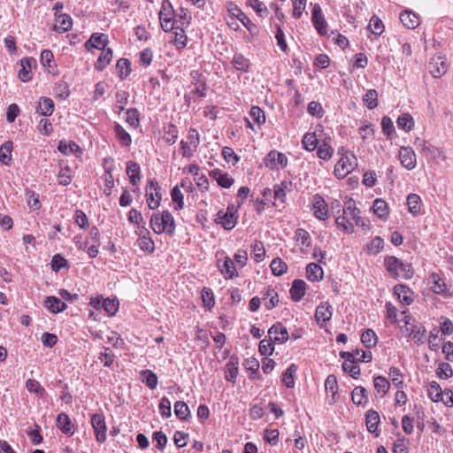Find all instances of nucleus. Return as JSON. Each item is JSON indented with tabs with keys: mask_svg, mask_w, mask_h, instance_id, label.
Masks as SVG:
<instances>
[{
	"mask_svg": "<svg viewBox=\"0 0 453 453\" xmlns=\"http://www.w3.org/2000/svg\"><path fill=\"white\" fill-rule=\"evenodd\" d=\"M404 326L402 327V332L405 336L411 337L412 340L418 344H423L426 340V330L421 324H417L415 321L403 311Z\"/></svg>",
	"mask_w": 453,
	"mask_h": 453,
	"instance_id": "1",
	"label": "nucleus"
},
{
	"mask_svg": "<svg viewBox=\"0 0 453 453\" xmlns=\"http://www.w3.org/2000/svg\"><path fill=\"white\" fill-rule=\"evenodd\" d=\"M385 265L391 276L396 278L410 279L412 276L411 266L409 264H403L397 257L390 256L385 258Z\"/></svg>",
	"mask_w": 453,
	"mask_h": 453,
	"instance_id": "2",
	"label": "nucleus"
},
{
	"mask_svg": "<svg viewBox=\"0 0 453 453\" xmlns=\"http://www.w3.org/2000/svg\"><path fill=\"white\" fill-rule=\"evenodd\" d=\"M415 145L420 149L421 153L432 160L446 161L447 156L441 148L435 147L424 140L417 139Z\"/></svg>",
	"mask_w": 453,
	"mask_h": 453,
	"instance_id": "3",
	"label": "nucleus"
},
{
	"mask_svg": "<svg viewBox=\"0 0 453 453\" xmlns=\"http://www.w3.org/2000/svg\"><path fill=\"white\" fill-rule=\"evenodd\" d=\"M160 186L158 182L153 179L150 180L145 188V196L147 198L148 206L151 210L157 209L162 199V194L160 192Z\"/></svg>",
	"mask_w": 453,
	"mask_h": 453,
	"instance_id": "4",
	"label": "nucleus"
},
{
	"mask_svg": "<svg viewBox=\"0 0 453 453\" xmlns=\"http://www.w3.org/2000/svg\"><path fill=\"white\" fill-rule=\"evenodd\" d=\"M173 12L172 4L169 1H164L161 6V10L159 12V19L161 23V27L164 31L169 32L173 30L174 28H178L175 27L177 23L176 20H173L171 14Z\"/></svg>",
	"mask_w": 453,
	"mask_h": 453,
	"instance_id": "5",
	"label": "nucleus"
},
{
	"mask_svg": "<svg viewBox=\"0 0 453 453\" xmlns=\"http://www.w3.org/2000/svg\"><path fill=\"white\" fill-rule=\"evenodd\" d=\"M357 165L356 157H353L351 160L348 156L342 155L341 159L336 163L334 166V174L338 179H343L348 173H349L354 166Z\"/></svg>",
	"mask_w": 453,
	"mask_h": 453,
	"instance_id": "6",
	"label": "nucleus"
},
{
	"mask_svg": "<svg viewBox=\"0 0 453 453\" xmlns=\"http://www.w3.org/2000/svg\"><path fill=\"white\" fill-rule=\"evenodd\" d=\"M89 305L96 311H104L110 316L113 315V300L104 298L102 295L91 296Z\"/></svg>",
	"mask_w": 453,
	"mask_h": 453,
	"instance_id": "7",
	"label": "nucleus"
},
{
	"mask_svg": "<svg viewBox=\"0 0 453 453\" xmlns=\"http://www.w3.org/2000/svg\"><path fill=\"white\" fill-rule=\"evenodd\" d=\"M108 43L109 38L107 35L103 33H94L85 42L84 46L88 51H91L94 49L104 50Z\"/></svg>",
	"mask_w": 453,
	"mask_h": 453,
	"instance_id": "8",
	"label": "nucleus"
},
{
	"mask_svg": "<svg viewBox=\"0 0 453 453\" xmlns=\"http://www.w3.org/2000/svg\"><path fill=\"white\" fill-rule=\"evenodd\" d=\"M237 220V216L235 215V211H234V208H227L226 212L220 211L218 213V217L216 219L217 224L221 225L226 230H231L235 226Z\"/></svg>",
	"mask_w": 453,
	"mask_h": 453,
	"instance_id": "9",
	"label": "nucleus"
},
{
	"mask_svg": "<svg viewBox=\"0 0 453 453\" xmlns=\"http://www.w3.org/2000/svg\"><path fill=\"white\" fill-rule=\"evenodd\" d=\"M91 424L98 442L103 443L106 440V425L102 415L95 414L91 418Z\"/></svg>",
	"mask_w": 453,
	"mask_h": 453,
	"instance_id": "10",
	"label": "nucleus"
},
{
	"mask_svg": "<svg viewBox=\"0 0 453 453\" xmlns=\"http://www.w3.org/2000/svg\"><path fill=\"white\" fill-rule=\"evenodd\" d=\"M271 341L275 343H284L288 338V332L281 323H276L268 331Z\"/></svg>",
	"mask_w": 453,
	"mask_h": 453,
	"instance_id": "11",
	"label": "nucleus"
},
{
	"mask_svg": "<svg viewBox=\"0 0 453 453\" xmlns=\"http://www.w3.org/2000/svg\"><path fill=\"white\" fill-rule=\"evenodd\" d=\"M287 164V157L276 150L270 151L266 157L265 165L271 169L284 168Z\"/></svg>",
	"mask_w": 453,
	"mask_h": 453,
	"instance_id": "12",
	"label": "nucleus"
},
{
	"mask_svg": "<svg viewBox=\"0 0 453 453\" xmlns=\"http://www.w3.org/2000/svg\"><path fill=\"white\" fill-rule=\"evenodd\" d=\"M312 207L314 211V216L320 219L325 220L328 217V206L325 199L319 196L315 195L312 198Z\"/></svg>",
	"mask_w": 453,
	"mask_h": 453,
	"instance_id": "13",
	"label": "nucleus"
},
{
	"mask_svg": "<svg viewBox=\"0 0 453 453\" xmlns=\"http://www.w3.org/2000/svg\"><path fill=\"white\" fill-rule=\"evenodd\" d=\"M399 158L401 165L408 169L412 170L416 166V155L412 149L409 147H401L399 150Z\"/></svg>",
	"mask_w": 453,
	"mask_h": 453,
	"instance_id": "14",
	"label": "nucleus"
},
{
	"mask_svg": "<svg viewBox=\"0 0 453 453\" xmlns=\"http://www.w3.org/2000/svg\"><path fill=\"white\" fill-rule=\"evenodd\" d=\"M311 20L319 35H324L326 34L327 23L319 4H315L312 8Z\"/></svg>",
	"mask_w": 453,
	"mask_h": 453,
	"instance_id": "15",
	"label": "nucleus"
},
{
	"mask_svg": "<svg viewBox=\"0 0 453 453\" xmlns=\"http://www.w3.org/2000/svg\"><path fill=\"white\" fill-rule=\"evenodd\" d=\"M332 306L328 303H321L316 309L315 319L320 326H323L332 318Z\"/></svg>",
	"mask_w": 453,
	"mask_h": 453,
	"instance_id": "16",
	"label": "nucleus"
},
{
	"mask_svg": "<svg viewBox=\"0 0 453 453\" xmlns=\"http://www.w3.org/2000/svg\"><path fill=\"white\" fill-rule=\"evenodd\" d=\"M218 267L220 273L225 277V279H233L237 275L236 268L234 261L229 257H225L223 259V263L218 260Z\"/></svg>",
	"mask_w": 453,
	"mask_h": 453,
	"instance_id": "17",
	"label": "nucleus"
},
{
	"mask_svg": "<svg viewBox=\"0 0 453 453\" xmlns=\"http://www.w3.org/2000/svg\"><path fill=\"white\" fill-rule=\"evenodd\" d=\"M36 61L33 58H24L20 60L21 69L19 71V78L23 82H27L32 79V65Z\"/></svg>",
	"mask_w": 453,
	"mask_h": 453,
	"instance_id": "18",
	"label": "nucleus"
},
{
	"mask_svg": "<svg viewBox=\"0 0 453 453\" xmlns=\"http://www.w3.org/2000/svg\"><path fill=\"white\" fill-rule=\"evenodd\" d=\"M57 426L65 434L73 435L74 434V426L66 413H60L57 417Z\"/></svg>",
	"mask_w": 453,
	"mask_h": 453,
	"instance_id": "19",
	"label": "nucleus"
},
{
	"mask_svg": "<svg viewBox=\"0 0 453 453\" xmlns=\"http://www.w3.org/2000/svg\"><path fill=\"white\" fill-rule=\"evenodd\" d=\"M430 73L434 77H440L447 71V65L441 57H434L429 63Z\"/></svg>",
	"mask_w": 453,
	"mask_h": 453,
	"instance_id": "20",
	"label": "nucleus"
},
{
	"mask_svg": "<svg viewBox=\"0 0 453 453\" xmlns=\"http://www.w3.org/2000/svg\"><path fill=\"white\" fill-rule=\"evenodd\" d=\"M210 176L212 177L220 187L225 188H230L234 182L232 177L219 169L212 170L210 173Z\"/></svg>",
	"mask_w": 453,
	"mask_h": 453,
	"instance_id": "21",
	"label": "nucleus"
},
{
	"mask_svg": "<svg viewBox=\"0 0 453 453\" xmlns=\"http://www.w3.org/2000/svg\"><path fill=\"white\" fill-rule=\"evenodd\" d=\"M73 25L72 18L67 14H56L54 29L59 33H64L71 29Z\"/></svg>",
	"mask_w": 453,
	"mask_h": 453,
	"instance_id": "22",
	"label": "nucleus"
},
{
	"mask_svg": "<svg viewBox=\"0 0 453 453\" xmlns=\"http://www.w3.org/2000/svg\"><path fill=\"white\" fill-rule=\"evenodd\" d=\"M403 25L410 29H414L419 25V18L411 11L405 10L400 14Z\"/></svg>",
	"mask_w": 453,
	"mask_h": 453,
	"instance_id": "23",
	"label": "nucleus"
},
{
	"mask_svg": "<svg viewBox=\"0 0 453 453\" xmlns=\"http://www.w3.org/2000/svg\"><path fill=\"white\" fill-rule=\"evenodd\" d=\"M306 293V283L303 280H295L290 288L291 298L295 302L300 301Z\"/></svg>",
	"mask_w": 453,
	"mask_h": 453,
	"instance_id": "24",
	"label": "nucleus"
},
{
	"mask_svg": "<svg viewBox=\"0 0 453 453\" xmlns=\"http://www.w3.org/2000/svg\"><path fill=\"white\" fill-rule=\"evenodd\" d=\"M44 306L52 313H58L66 309V304L56 296H48L44 301Z\"/></svg>",
	"mask_w": 453,
	"mask_h": 453,
	"instance_id": "25",
	"label": "nucleus"
},
{
	"mask_svg": "<svg viewBox=\"0 0 453 453\" xmlns=\"http://www.w3.org/2000/svg\"><path fill=\"white\" fill-rule=\"evenodd\" d=\"M263 300L265 302V306L268 310H272L279 303L278 293L274 288L267 287L263 292Z\"/></svg>",
	"mask_w": 453,
	"mask_h": 453,
	"instance_id": "26",
	"label": "nucleus"
},
{
	"mask_svg": "<svg viewBox=\"0 0 453 453\" xmlns=\"http://www.w3.org/2000/svg\"><path fill=\"white\" fill-rule=\"evenodd\" d=\"M394 293L398 296L399 301L404 304L409 305L413 301L412 292L404 285H396L394 288Z\"/></svg>",
	"mask_w": 453,
	"mask_h": 453,
	"instance_id": "27",
	"label": "nucleus"
},
{
	"mask_svg": "<svg viewBox=\"0 0 453 453\" xmlns=\"http://www.w3.org/2000/svg\"><path fill=\"white\" fill-rule=\"evenodd\" d=\"M344 215L349 217L355 221L356 224L360 222V211L355 205V202L352 199H349L344 203V208L342 210Z\"/></svg>",
	"mask_w": 453,
	"mask_h": 453,
	"instance_id": "28",
	"label": "nucleus"
},
{
	"mask_svg": "<svg viewBox=\"0 0 453 453\" xmlns=\"http://www.w3.org/2000/svg\"><path fill=\"white\" fill-rule=\"evenodd\" d=\"M325 388L327 394H331V399L329 404H333L336 402L335 395L338 391V384L336 377L333 374L328 375L325 381Z\"/></svg>",
	"mask_w": 453,
	"mask_h": 453,
	"instance_id": "29",
	"label": "nucleus"
},
{
	"mask_svg": "<svg viewBox=\"0 0 453 453\" xmlns=\"http://www.w3.org/2000/svg\"><path fill=\"white\" fill-rule=\"evenodd\" d=\"M365 423L367 430L370 433H376L380 424V415L376 411L369 410L365 415Z\"/></svg>",
	"mask_w": 453,
	"mask_h": 453,
	"instance_id": "30",
	"label": "nucleus"
},
{
	"mask_svg": "<svg viewBox=\"0 0 453 453\" xmlns=\"http://www.w3.org/2000/svg\"><path fill=\"white\" fill-rule=\"evenodd\" d=\"M140 377L143 383L146 384V386L150 388L154 389L157 388L158 383V379L157 374L152 372L151 370H142L140 372Z\"/></svg>",
	"mask_w": 453,
	"mask_h": 453,
	"instance_id": "31",
	"label": "nucleus"
},
{
	"mask_svg": "<svg viewBox=\"0 0 453 453\" xmlns=\"http://www.w3.org/2000/svg\"><path fill=\"white\" fill-rule=\"evenodd\" d=\"M112 57V51L110 48L104 50L95 63V69L103 71L111 63Z\"/></svg>",
	"mask_w": 453,
	"mask_h": 453,
	"instance_id": "32",
	"label": "nucleus"
},
{
	"mask_svg": "<svg viewBox=\"0 0 453 453\" xmlns=\"http://www.w3.org/2000/svg\"><path fill=\"white\" fill-rule=\"evenodd\" d=\"M307 279L311 281H319L323 279V270L322 268L315 263H311L307 265L306 268Z\"/></svg>",
	"mask_w": 453,
	"mask_h": 453,
	"instance_id": "33",
	"label": "nucleus"
},
{
	"mask_svg": "<svg viewBox=\"0 0 453 453\" xmlns=\"http://www.w3.org/2000/svg\"><path fill=\"white\" fill-rule=\"evenodd\" d=\"M36 111L42 116H50L54 111L53 100L49 97L41 98Z\"/></svg>",
	"mask_w": 453,
	"mask_h": 453,
	"instance_id": "34",
	"label": "nucleus"
},
{
	"mask_svg": "<svg viewBox=\"0 0 453 453\" xmlns=\"http://www.w3.org/2000/svg\"><path fill=\"white\" fill-rule=\"evenodd\" d=\"M119 77L121 80L126 79L131 73V62L127 58H119L115 65Z\"/></svg>",
	"mask_w": 453,
	"mask_h": 453,
	"instance_id": "35",
	"label": "nucleus"
},
{
	"mask_svg": "<svg viewBox=\"0 0 453 453\" xmlns=\"http://www.w3.org/2000/svg\"><path fill=\"white\" fill-rule=\"evenodd\" d=\"M420 203L421 198L418 195L410 194L407 196V205L409 212L411 213L413 216L418 215L420 211Z\"/></svg>",
	"mask_w": 453,
	"mask_h": 453,
	"instance_id": "36",
	"label": "nucleus"
},
{
	"mask_svg": "<svg viewBox=\"0 0 453 453\" xmlns=\"http://www.w3.org/2000/svg\"><path fill=\"white\" fill-rule=\"evenodd\" d=\"M431 289L436 294H445L447 287L445 282L439 277L438 274L433 273L429 278Z\"/></svg>",
	"mask_w": 453,
	"mask_h": 453,
	"instance_id": "37",
	"label": "nucleus"
},
{
	"mask_svg": "<svg viewBox=\"0 0 453 453\" xmlns=\"http://www.w3.org/2000/svg\"><path fill=\"white\" fill-rule=\"evenodd\" d=\"M26 388L30 392L35 394L40 398H44L46 395V390L40 384L39 381L34 379H28L26 381Z\"/></svg>",
	"mask_w": 453,
	"mask_h": 453,
	"instance_id": "38",
	"label": "nucleus"
},
{
	"mask_svg": "<svg viewBox=\"0 0 453 453\" xmlns=\"http://www.w3.org/2000/svg\"><path fill=\"white\" fill-rule=\"evenodd\" d=\"M443 392L436 381H432L427 388L428 396L434 403H439L442 400Z\"/></svg>",
	"mask_w": 453,
	"mask_h": 453,
	"instance_id": "39",
	"label": "nucleus"
},
{
	"mask_svg": "<svg viewBox=\"0 0 453 453\" xmlns=\"http://www.w3.org/2000/svg\"><path fill=\"white\" fill-rule=\"evenodd\" d=\"M366 389L364 387H356L351 394L352 401L357 405H364L367 403Z\"/></svg>",
	"mask_w": 453,
	"mask_h": 453,
	"instance_id": "40",
	"label": "nucleus"
},
{
	"mask_svg": "<svg viewBox=\"0 0 453 453\" xmlns=\"http://www.w3.org/2000/svg\"><path fill=\"white\" fill-rule=\"evenodd\" d=\"M127 173L133 185H136L140 181V166L137 163L132 161L128 162Z\"/></svg>",
	"mask_w": 453,
	"mask_h": 453,
	"instance_id": "41",
	"label": "nucleus"
},
{
	"mask_svg": "<svg viewBox=\"0 0 453 453\" xmlns=\"http://www.w3.org/2000/svg\"><path fill=\"white\" fill-rule=\"evenodd\" d=\"M296 370V365L292 364L283 373L282 381L284 385L288 388H294L295 386V374Z\"/></svg>",
	"mask_w": 453,
	"mask_h": 453,
	"instance_id": "42",
	"label": "nucleus"
},
{
	"mask_svg": "<svg viewBox=\"0 0 453 453\" xmlns=\"http://www.w3.org/2000/svg\"><path fill=\"white\" fill-rule=\"evenodd\" d=\"M374 213L380 219H386L388 215V203L382 199H376L372 204Z\"/></svg>",
	"mask_w": 453,
	"mask_h": 453,
	"instance_id": "43",
	"label": "nucleus"
},
{
	"mask_svg": "<svg viewBox=\"0 0 453 453\" xmlns=\"http://www.w3.org/2000/svg\"><path fill=\"white\" fill-rule=\"evenodd\" d=\"M115 136L122 146H129L132 142L131 135L117 123H115Z\"/></svg>",
	"mask_w": 453,
	"mask_h": 453,
	"instance_id": "44",
	"label": "nucleus"
},
{
	"mask_svg": "<svg viewBox=\"0 0 453 453\" xmlns=\"http://www.w3.org/2000/svg\"><path fill=\"white\" fill-rule=\"evenodd\" d=\"M161 223L163 226H165V231L167 234H173L175 229L174 220L173 215L168 211H164L161 215H159Z\"/></svg>",
	"mask_w": 453,
	"mask_h": 453,
	"instance_id": "45",
	"label": "nucleus"
},
{
	"mask_svg": "<svg viewBox=\"0 0 453 453\" xmlns=\"http://www.w3.org/2000/svg\"><path fill=\"white\" fill-rule=\"evenodd\" d=\"M12 142H6L0 147V162L4 165H9L12 159Z\"/></svg>",
	"mask_w": 453,
	"mask_h": 453,
	"instance_id": "46",
	"label": "nucleus"
},
{
	"mask_svg": "<svg viewBox=\"0 0 453 453\" xmlns=\"http://www.w3.org/2000/svg\"><path fill=\"white\" fill-rule=\"evenodd\" d=\"M272 273L275 276H280L284 274L288 270L287 264L282 261L280 257L274 258L270 265Z\"/></svg>",
	"mask_w": 453,
	"mask_h": 453,
	"instance_id": "47",
	"label": "nucleus"
},
{
	"mask_svg": "<svg viewBox=\"0 0 453 453\" xmlns=\"http://www.w3.org/2000/svg\"><path fill=\"white\" fill-rule=\"evenodd\" d=\"M234 66L242 72L247 73L250 67V61L242 54H235L232 61Z\"/></svg>",
	"mask_w": 453,
	"mask_h": 453,
	"instance_id": "48",
	"label": "nucleus"
},
{
	"mask_svg": "<svg viewBox=\"0 0 453 453\" xmlns=\"http://www.w3.org/2000/svg\"><path fill=\"white\" fill-rule=\"evenodd\" d=\"M373 384H374V388L376 389V391L379 394H381V395H384L388 392V390L390 387L389 381L384 376L375 377L374 380H373Z\"/></svg>",
	"mask_w": 453,
	"mask_h": 453,
	"instance_id": "49",
	"label": "nucleus"
},
{
	"mask_svg": "<svg viewBox=\"0 0 453 453\" xmlns=\"http://www.w3.org/2000/svg\"><path fill=\"white\" fill-rule=\"evenodd\" d=\"M26 197L28 206L33 210H39L42 207V203L39 199V195L33 190H26Z\"/></svg>",
	"mask_w": 453,
	"mask_h": 453,
	"instance_id": "50",
	"label": "nucleus"
},
{
	"mask_svg": "<svg viewBox=\"0 0 453 453\" xmlns=\"http://www.w3.org/2000/svg\"><path fill=\"white\" fill-rule=\"evenodd\" d=\"M333 154L334 149L326 142H323L319 145L317 155L320 159L328 161L329 159H331Z\"/></svg>",
	"mask_w": 453,
	"mask_h": 453,
	"instance_id": "51",
	"label": "nucleus"
},
{
	"mask_svg": "<svg viewBox=\"0 0 453 453\" xmlns=\"http://www.w3.org/2000/svg\"><path fill=\"white\" fill-rule=\"evenodd\" d=\"M383 239L380 236H376L366 245L367 253L376 255L383 249Z\"/></svg>",
	"mask_w": 453,
	"mask_h": 453,
	"instance_id": "52",
	"label": "nucleus"
},
{
	"mask_svg": "<svg viewBox=\"0 0 453 453\" xmlns=\"http://www.w3.org/2000/svg\"><path fill=\"white\" fill-rule=\"evenodd\" d=\"M303 146L309 151H313L318 146V139L315 133H307L303 137Z\"/></svg>",
	"mask_w": 453,
	"mask_h": 453,
	"instance_id": "53",
	"label": "nucleus"
},
{
	"mask_svg": "<svg viewBox=\"0 0 453 453\" xmlns=\"http://www.w3.org/2000/svg\"><path fill=\"white\" fill-rule=\"evenodd\" d=\"M361 342L366 348H372L376 345V334L372 329H366L361 335Z\"/></svg>",
	"mask_w": 453,
	"mask_h": 453,
	"instance_id": "54",
	"label": "nucleus"
},
{
	"mask_svg": "<svg viewBox=\"0 0 453 453\" xmlns=\"http://www.w3.org/2000/svg\"><path fill=\"white\" fill-rule=\"evenodd\" d=\"M364 103L368 109L372 110L378 106V93L375 89H369L364 96Z\"/></svg>",
	"mask_w": 453,
	"mask_h": 453,
	"instance_id": "55",
	"label": "nucleus"
},
{
	"mask_svg": "<svg viewBox=\"0 0 453 453\" xmlns=\"http://www.w3.org/2000/svg\"><path fill=\"white\" fill-rule=\"evenodd\" d=\"M396 123L399 128H402L405 131H410L414 126V120L412 117L408 113H404L399 116Z\"/></svg>",
	"mask_w": 453,
	"mask_h": 453,
	"instance_id": "56",
	"label": "nucleus"
},
{
	"mask_svg": "<svg viewBox=\"0 0 453 453\" xmlns=\"http://www.w3.org/2000/svg\"><path fill=\"white\" fill-rule=\"evenodd\" d=\"M174 412H175V415L180 419H187L188 417L190 415L188 406L187 405L186 403H184L182 401H177L174 403Z\"/></svg>",
	"mask_w": 453,
	"mask_h": 453,
	"instance_id": "57",
	"label": "nucleus"
},
{
	"mask_svg": "<svg viewBox=\"0 0 453 453\" xmlns=\"http://www.w3.org/2000/svg\"><path fill=\"white\" fill-rule=\"evenodd\" d=\"M368 28L375 35H380L384 31V25L381 19L374 15L370 19Z\"/></svg>",
	"mask_w": 453,
	"mask_h": 453,
	"instance_id": "58",
	"label": "nucleus"
},
{
	"mask_svg": "<svg viewBox=\"0 0 453 453\" xmlns=\"http://www.w3.org/2000/svg\"><path fill=\"white\" fill-rule=\"evenodd\" d=\"M41 64L47 67L49 72H50V69L54 66V56L51 50H44L41 53L40 57Z\"/></svg>",
	"mask_w": 453,
	"mask_h": 453,
	"instance_id": "59",
	"label": "nucleus"
},
{
	"mask_svg": "<svg viewBox=\"0 0 453 453\" xmlns=\"http://www.w3.org/2000/svg\"><path fill=\"white\" fill-rule=\"evenodd\" d=\"M335 223L337 224L339 228H342L346 233H353L354 226L348 219V216L342 213V216H338L335 219Z\"/></svg>",
	"mask_w": 453,
	"mask_h": 453,
	"instance_id": "60",
	"label": "nucleus"
},
{
	"mask_svg": "<svg viewBox=\"0 0 453 453\" xmlns=\"http://www.w3.org/2000/svg\"><path fill=\"white\" fill-rule=\"evenodd\" d=\"M51 269L59 272L62 268L68 267L67 260L60 254L54 255L50 262Z\"/></svg>",
	"mask_w": 453,
	"mask_h": 453,
	"instance_id": "61",
	"label": "nucleus"
},
{
	"mask_svg": "<svg viewBox=\"0 0 453 453\" xmlns=\"http://www.w3.org/2000/svg\"><path fill=\"white\" fill-rule=\"evenodd\" d=\"M137 243L139 248L143 251L152 253L155 250L154 242L150 236H142V238H138Z\"/></svg>",
	"mask_w": 453,
	"mask_h": 453,
	"instance_id": "62",
	"label": "nucleus"
},
{
	"mask_svg": "<svg viewBox=\"0 0 453 453\" xmlns=\"http://www.w3.org/2000/svg\"><path fill=\"white\" fill-rule=\"evenodd\" d=\"M250 116L252 119V120L258 126L262 125L265 121V115L264 111L257 106L251 107Z\"/></svg>",
	"mask_w": 453,
	"mask_h": 453,
	"instance_id": "63",
	"label": "nucleus"
},
{
	"mask_svg": "<svg viewBox=\"0 0 453 453\" xmlns=\"http://www.w3.org/2000/svg\"><path fill=\"white\" fill-rule=\"evenodd\" d=\"M436 374L440 379H449L453 376V370L449 364L441 363L436 370Z\"/></svg>",
	"mask_w": 453,
	"mask_h": 453,
	"instance_id": "64",
	"label": "nucleus"
}]
</instances>
